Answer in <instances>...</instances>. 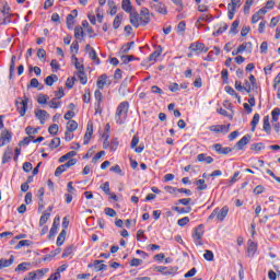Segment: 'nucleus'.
Wrapping results in <instances>:
<instances>
[{"instance_id":"nucleus-1","label":"nucleus","mask_w":280,"mask_h":280,"mask_svg":"<svg viewBox=\"0 0 280 280\" xmlns=\"http://www.w3.org/2000/svg\"><path fill=\"white\" fill-rule=\"evenodd\" d=\"M129 108H130V103H128L127 101L119 103L115 113L116 124H118L119 126H122V124H126V119H128Z\"/></svg>"},{"instance_id":"nucleus-2","label":"nucleus","mask_w":280,"mask_h":280,"mask_svg":"<svg viewBox=\"0 0 280 280\" xmlns=\"http://www.w3.org/2000/svg\"><path fill=\"white\" fill-rule=\"evenodd\" d=\"M20 101L15 102L16 109L20 114V117H25V113H27V104H30V98L24 96L23 98H19Z\"/></svg>"},{"instance_id":"nucleus-3","label":"nucleus","mask_w":280,"mask_h":280,"mask_svg":"<svg viewBox=\"0 0 280 280\" xmlns=\"http://www.w3.org/2000/svg\"><path fill=\"white\" fill-rule=\"evenodd\" d=\"M202 235H205V225L199 224L192 233V240L196 246H202Z\"/></svg>"},{"instance_id":"nucleus-4","label":"nucleus","mask_w":280,"mask_h":280,"mask_svg":"<svg viewBox=\"0 0 280 280\" xmlns=\"http://www.w3.org/2000/svg\"><path fill=\"white\" fill-rule=\"evenodd\" d=\"M243 88H244V91H246L247 93H250V91L257 90V79L255 78V75L250 74L249 82L248 80H245Z\"/></svg>"},{"instance_id":"nucleus-5","label":"nucleus","mask_w":280,"mask_h":280,"mask_svg":"<svg viewBox=\"0 0 280 280\" xmlns=\"http://www.w3.org/2000/svg\"><path fill=\"white\" fill-rule=\"evenodd\" d=\"M189 51L195 54H207V51H209V48L206 47L202 43H192L189 46Z\"/></svg>"},{"instance_id":"nucleus-6","label":"nucleus","mask_w":280,"mask_h":280,"mask_svg":"<svg viewBox=\"0 0 280 280\" xmlns=\"http://www.w3.org/2000/svg\"><path fill=\"white\" fill-rule=\"evenodd\" d=\"M12 141V132H10L8 129L2 130L0 135V148H3V145H8Z\"/></svg>"},{"instance_id":"nucleus-7","label":"nucleus","mask_w":280,"mask_h":280,"mask_svg":"<svg viewBox=\"0 0 280 280\" xmlns=\"http://www.w3.org/2000/svg\"><path fill=\"white\" fill-rule=\"evenodd\" d=\"M92 137H93V121H89L86 127V132L83 138V144L89 145V143H91Z\"/></svg>"},{"instance_id":"nucleus-8","label":"nucleus","mask_w":280,"mask_h":280,"mask_svg":"<svg viewBox=\"0 0 280 280\" xmlns=\"http://www.w3.org/2000/svg\"><path fill=\"white\" fill-rule=\"evenodd\" d=\"M35 117L43 125L45 124V121H47V119H49V113H47V110L44 109H35Z\"/></svg>"},{"instance_id":"nucleus-9","label":"nucleus","mask_w":280,"mask_h":280,"mask_svg":"<svg viewBox=\"0 0 280 280\" xmlns=\"http://www.w3.org/2000/svg\"><path fill=\"white\" fill-rule=\"evenodd\" d=\"M151 8L159 14H167V7H165V4H163V2L158 1L155 3H151Z\"/></svg>"},{"instance_id":"nucleus-10","label":"nucleus","mask_w":280,"mask_h":280,"mask_svg":"<svg viewBox=\"0 0 280 280\" xmlns=\"http://www.w3.org/2000/svg\"><path fill=\"white\" fill-rule=\"evenodd\" d=\"M150 23V11L148 9H142L140 12V25H148Z\"/></svg>"},{"instance_id":"nucleus-11","label":"nucleus","mask_w":280,"mask_h":280,"mask_svg":"<svg viewBox=\"0 0 280 280\" xmlns=\"http://www.w3.org/2000/svg\"><path fill=\"white\" fill-rule=\"evenodd\" d=\"M130 16V23L133 27H139L140 23H141V20H140V15L137 11H131L129 12Z\"/></svg>"},{"instance_id":"nucleus-12","label":"nucleus","mask_w":280,"mask_h":280,"mask_svg":"<svg viewBox=\"0 0 280 280\" xmlns=\"http://www.w3.org/2000/svg\"><path fill=\"white\" fill-rule=\"evenodd\" d=\"M88 268H94L96 272H101V270H106L108 266L104 265V260H94L93 265H88Z\"/></svg>"},{"instance_id":"nucleus-13","label":"nucleus","mask_w":280,"mask_h":280,"mask_svg":"<svg viewBox=\"0 0 280 280\" xmlns=\"http://www.w3.org/2000/svg\"><path fill=\"white\" fill-rule=\"evenodd\" d=\"M210 130H212V132H222L223 135H226L229 130H231V125L212 126Z\"/></svg>"},{"instance_id":"nucleus-14","label":"nucleus","mask_w":280,"mask_h":280,"mask_svg":"<svg viewBox=\"0 0 280 280\" xmlns=\"http://www.w3.org/2000/svg\"><path fill=\"white\" fill-rule=\"evenodd\" d=\"M213 149L215 152H218V154H230V152H233V149L229 147H222L220 143L214 144Z\"/></svg>"},{"instance_id":"nucleus-15","label":"nucleus","mask_w":280,"mask_h":280,"mask_svg":"<svg viewBox=\"0 0 280 280\" xmlns=\"http://www.w3.org/2000/svg\"><path fill=\"white\" fill-rule=\"evenodd\" d=\"M250 143V135H245L236 144L235 148L237 150H244V145H248Z\"/></svg>"},{"instance_id":"nucleus-16","label":"nucleus","mask_w":280,"mask_h":280,"mask_svg":"<svg viewBox=\"0 0 280 280\" xmlns=\"http://www.w3.org/2000/svg\"><path fill=\"white\" fill-rule=\"evenodd\" d=\"M229 215V207L224 206L221 210L218 208L217 220L224 222V218Z\"/></svg>"},{"instance_id":"nucleus-17","label":"nucleus","mask_w":280,"mask_h":280,"mask_svg":"<svg viewBox=\"0 0 280 280\" xmlns=\"http://www.w3.org/2000/svg\"><path fill=\"white\" fill-rule=\"evenodd\" d=\"M14 264V256L11 255L9 259L1 258L0 259V270L1 268H10Z\"/></svg>"},{"instance_id":"nucleus-18","label":"nucleus","mask_w":280,"mask_h":280,"mask_svg":"<svg viewBox=\"0 0 280 280\" xmlns=\"http://www.w3.org/2000/svg\"><path fill=\"white\" fill-rule=\"evenodd\" d=\"M255 253H257L256 243L253 241H248L247 257H255Z\"/></svg>"},{"instance_id":"nucleus-19","label":"nucleus","mask_w":280,"mask_h":280,"mask_svg":"<svg viewBox=\"0 0 280 280\" xmlns=\"http://www.w3.org/2000/svg\"><path fill=\"white\" fill-rule=\"evenodd\" d=\"M107 82H108V75L102 74L101 77H98L96 82L97 89L102 91L104 86H106Z\"/></svg>"},{"instance_id":"nucleus-20","label":"nucleus","mask_w":280,"mask_h":280,"mask_svg":"<svg viewBox=\"0 0 280 280\" xmlns=\"http://www.w3.org/2000/svg\"><path fill=\"white\" fill-rule=\"evenodd\" d=\"M163 54V47L158 46V48L149 56L150 62H156V58Z\"/></svg>"},{"instance_id":"nucleus-21","label":"nucleus","mask_w":280,"mask_h":280,"mask_svg":"<svg viewBox=\"0 0 280 280\" xmlns=\"http://www.w3.org/2000/svg\"><path fill=\"white\" fill-rule=\"evenodd\" d=\"M10 161H12V150L8 147L2 156V164L5 165V163H10Z\"/></svg>"},{"instance_id":"nucleus-22","label":"nucleus","mask_w":280,"mask_h":280,"mask_svg":"<svg viewBox=\"0 0 280 280\" xmlns=\"http://www.w3.org/2000/svg\"><path fill=\"white\" fill-rule=\"evenodd\" d=\"M248 45H249V54L253 52V43L247 42V43H243L242 45H240L237 47L240 54H244V51H246V49H248Z\"/></svg>"},{"instance_id":"nucleus-23","label":"nucleus","mask_w":280,"mask_h":280,"mask_svg":"<svg viewBox=\"0 0 280 280\" xmlns=\"http://www.w3.org/2000/svg\"><path fill=\"white\" fill-rule=\"evenodd\" d=\"M49 272L48 268H44V269H37L35 271H33V275L35 276V280H40L43 279V277H45V273Z\"/></svg>"},{"instance_id":"nucleus-24","label":"nucleus","mask_w":280,"mask_h":280,"mask_svg":"<svg viewBox=\"0 0 280 280\" xmlns=\"http://www.w3.org/2000/svg\"><path fill=\"white\" fill-rule=\"evenodd\" d=\"M31 266H32V264H30V262H22V264L18 265V267L15 268V272H27V270H30Z\"/></svg>"},{"instance_id":"nucleus-25","label":"nucleus","mask_w":280,"mask_h":280,"mask_svg":"<svg viewBox=\"0 0 280 280\" xmlns=\"http://www.w3.org/2000/svg\"><path fill=\"white\" fill-rule=\"evenodd\" d=\"M262 130L270 135V116H265L262 119Z\"/></svg>"},{"instance_id":"nucleus-26","label":"nucleus","mask_w":280,"mask_h":280,"mask_svg":"<svg viewBox=\"0 0 280 280\" xmlns=\"http://www.w3.org/2000/svg\"><path fill=\"white\" fill-rule=\"evenodd\" d=\"M54 82H58V75L57 74H50L45 79V84L47 86H54Z\"/></svg>"},{"instance_id":"nucleus-27","label":"nucleus","mask_w":280,"mask_h":280,"mask_svg":"<svg viewBox=\"0 0 280 280\" xmlns=\"http://www.w3.org/2000/svg\"><path fill=\"white\" fill-rule=\"evenodd\" d=\"M77 154H78V152L70 151L67 154L59 158V163H65V161H69V159H73V156H75Z\"/></svg>"},{"instance_id":"nucleus-28","label":"nucleus","mask_w":280,"mask_h":280,"mask_svg":"<svg viewBox=\"0 0 280 280\" xmlns=\"http://www.w3.org/2000/svg\"><path fill=\"white\" fill-rule=\"evenodd\" d=\"M121 8H122V10H125L128 14H129L130 12H132V4H131L130 0H122Z\"/></svg>"},{"instance_id":"nucleus-29","label":"nucleus","mask_w":280,"mask_h":280,"mask_svg":"<svg viewBox=\"0 0 280 280\" xmlns=\"http://www.w3.org/2000/svg\"><path fill=\"white\" fill-rule=\"evenodd\" d=\"M0 11L3 16H8V14H10V7L8 5V2H0Z\"/></svg>"},{"instance_id":"nucleus-30","label":"nucleus","mask_w":280,"mask_h":280,"mask_svg":"<svg viewBox=\"0 0 280 280\" xmlns=\"http://www.w3.org/2000/svg\"><path fill=\"white\" fill-rule=\"evenodd\" d=\"M66 128L70 132H75V130H78V122L75 120H69L67 122V127Z\"/></svg>"},{"instance_id":"nucleus-31","label":"nucleus","mask_w":280,"mask_h":280,"mask_svg":"<svg viewBox=\"0 0 280 280\" xmlns=\"http://www.w3.org/2000/svg\"><path fill=\"white\" fill-rule=\"evenodd\" d=\"M49 218H51V213L44 212L39 219V226H45V224H47V221L49 220Z\"/></svg>"},{"instance_id":"nucleus-32","label":"nucleus","mask_w":280,"mask_h":280,"mask_svg":"<svg viewBox=\"0 0 280 280\" xmlns=\"http://www.w3.org/2000/svg\"><path fill=\"white\" fill-rule=\"evenodd\" d=\"M124 19L122 14H117L116 18L114 19L113 27L114 30H119V25H121V20Z\"/></svg>"},{"instance_id":"nucleus-33","label":"nucleus","mask_w":280,"mask_h":280,"mask_svg":"<svg viewBox=\"0 0 280 280\" xmlns=\"http://www.w3.org/2000/svg\"><path fill=\"white\" fill-rule=\"evenodd\" d=\"M271 117H272L271 118L272 122L279 121V117H280V108L279 107H276V108L272 109Z\"/></svg>"},{"instance_id":"nucleus-34","label":"nucleus","mask_w":280,"mask_h":280,"mask_svg":"<svg viewBox=\"0 0 280 280\" xmlns=\"http://www.w3.org/2000/svg\"><path fill=\"white\" fill-rule=\"evenodd\" d=\"M172 211H176V213H190L191 212V207L188 208H180V207H172Z\"/></svg>"},{"instance_id":"nucleus-35","label":"nucleus","mask_w":280,"mask_h":280,"mask_svg":"<svg viewBox=\"0 0 280 280\" xmlns=\"http://www.w3.org/2000/svg\"><path fill=\"white\" fill-rule=\"evenodd\" d=\"M56 255H60V248H57V249L50 252L49 255H46L44 258V261H51L54 259V257H56Z\"/></svg>"},{"instance_id":"nucleus-36","label":"nucleus","mask_w":280,"mask_h":280,"mask_svg":"<svg viewBox=\"0 0 280 280\" xmlns=\"http://www.w3.org/2000/svg\"><path fill=\"white\" fill-rule=\"evenodd\" d=\"M14 60H16V56H12L11 57V63H10V68H9V78L10 80H12V75H14V69H15V63Z\"/></svg>"},{"instance_id":"nucleus-37","label":"nucleus","mask_w":280,"mask_h":280,"mask_svg":"<svg viewBox=\"0 0 280 280\" xmlns=\"http://www.w3.org/2000/svg\"><path fill=\"white\" fill-rule=\"evenodd\" d=\"M259 124V114H255L253 119H252V132H255L257 125Z\"/></svg>"},{"instance_id":"nucleus-38","label":"nucleus","mask_w":280,"mask_h":280,"mask_svg":"<svg viewBox=\"0 0 280 280\" xmlns=\"http://www.w3.org/2000/svg\"><path fill=\"white\" fill-rule=\"evenodd\" d=\"M78 78L81 84H86V82H89V79L86 78V73H84V70H81L78 72Z\"/></svg>"},{"instance_id":"nucleus-39","label":"nucleus","mask_w":280,"mask_h":280,"mask_svg":"<svg viewBox=\"0 0 280 280\" xmlns=\"http://www.w3.org/2000/svg\"><path fill=\"white\" fill-rule=\"evenodd\" d=\"M23 246H32V241L30 240H23L18 243L15 246V250H19L20 248H23Z\"/></svg>"},{"instance_id":"nucleus-40","label":"nucleus","mask_w":280,"mask_h":280,"mask_svg":"<svg viewBox=\"0 0 280 280\" xmlns=\"http://www.w3.org/2000/svg\"><path fill=\"white\" fill-rule=\"evenodd\" d=\"M89 56L91 60H93V62H96V65H100V57H97V52L95 51V49L91 48Z\"/></svg>"},{"instance_id":"nucleus-41","label":"nucleus","mask_w":280,"mask_h":280,"mask_svg":"<svg viewBox=\"0 0 280 280\" xmlns=\"http://www.w3.org/2000/svg\"><path fill=\"white\" fill-rule=\"evenodd\" d=\"M196 185L198 191H205V189H207V184H205V179H198L196 182Z\"/></svg>"},{"instance_id":"nucleus-42","label":"nucleus","mask_w":280,"mask_h":280,"mask_svg":"<svg viewBox=\"0 0 280 280\" xmlns=\"http://www.w3.org/2000/svg\"><path fill=\"white\" fill-rule=\"evenodd\" d=\"M74 19L75 18H74L73 14H68V16H67V26H68L69 30H71L73 27V25L75 23Z\"/></svg>"},{"instance_id":"nucleus-43","label":"nucleus","mask_w":280,"mask_h":280,"mask_svg":"<svg viewBox=\"0 0 280 280\" xmlns=\"http://www.w3.org/2000/svg\"><path fill=\"white\" fill-rule=\"evenodd\" d=\"M109 172H114L115 174H118L119 176H124V171H121V166H119L118 164L112 166L109 168Z\"/></svg>"},{"instance_id":"nucleus-44","label":"nucleus","mask_w":280,"mask_h":280,"mask_svg":"<svg viewBox=\"0 0 280 280\" xmlns=\"http://www.w3.org/2000/svg\"><path fill=\"white\" fill-rule=\"evenodd\" d=\"M237 27H240V20H235L230 28V34H237Z\"/></svg>"},{"instance_id":"nucleus-45","label":"nucleus","mask_w":280,"mask_h":280,"mask_svg":"<svg viewBox=\"0 0 280 280\" xmlns=\"http://www.w3.org/2000/svg\"><path fill=\"white\" fill-rule=\"evenodd\" d=\"M102 191L106 194V196L110 195V183L105 182L103 185H101Z\"/></svg>"},{"instance_id":"nucleus-46","label":"nucleus","mask_w":280,"mask_h":280,"mask_svg":"<svg viewBox=\"0 0 280 280\" xmlns=\"http://www.w3.org/2000/svg\"><path fill=\"white\" fill-rule=\"evenodd\" d=\"M60 145V138H54L50 143H49V148L51 150H56V148H58Z\"/></svg>"},{"instance_id":"nucleus-47","label":"nucleus","mask_w":280,"mask_h":280,"mask_svg":"<svg viewBox=\"0 0 280 280\" xmlns=\"http://www.w3.org/2000/svg\"><path fill=\"white\" fill-rule=\"evenodd\" d=\"M229 30V25L228 24H223L221 27H219L218 31L213 32V36H220V34H224V32Z\"/></svg>"},{"instance_id":"nucleus-48","label":"nucleus","mask_w":280,"mask_h":280,"mask_svg":"<svg viewBox=\"0 0 280 280\" xmlns=\"http://www.w3.org/2000/svg\"><path fill=\"white\" fill-rule=\"evenodd\" d=\"M48 100H49V96L47 94H39L37 96L38 104H47Z\"/></svg>"},{"instance_id":"nucleus-49","label":"nucleus","mask_w":280,"mask_h":280,"mask_svg":"<svg viewBox=\"0 0 280 280\" xmlns=\"http://www.w3.org/2000/svg\"><path fill=\"white\" fill-rule=\"evenodd\" d=\"M264 148H266L265 145H264V143H254V144H252V147H250V150H254L255 152H261V150H264Z\"/></svg>"},{"instance_id":"nucleus-50","label":"nucleus","mask_w":280,"mask_h":280,"mask_svg":"<svg viewBox=\"0 0 280 280\" xmlns=\"http://www.w3.org/2000/svg\"><path fill=\"white\" fill-rule=\"evenodd\" d=\"M94 97H95V100H96V103H102V102H104V95L102 94V91H100V90H96V91L94 92Z\"/></svg>"},{"instance_id":"nucleus-51","label":"nucleus","mask_w":280,"mask_h":280,"mask_svg":"<svg viewBox=\"0 0 280 280\" xmlns=\"http://www.w3.org/2000/svg\"><path fill=\"white\" fill-rule=\"evenodd\" d=\"M58 130H59V127L57 124H52L49 128H48V132L49 135H58Z\"/></svg>"},{"instance_id":"nucleus-52","label":"nucleus","mask_w":280,"mask_h":280,"mask_svg":"<svg viewBox=\"0 0 280 280\" xmlns=\"http://www.w3.org/2000/svg\"><path fill=\"white\" fill-rule=\"evenodd\" d=\"M105 215H108L109 218H115L117 215V211L113 208H105Z\"/></svg>"},{"instance_id":"nucleus-53","label":"nucleus","mask_w":280,"mask_h":280,"mask_svg":"<svg viewBox=\"0 0 280 280\" xmlns=\"http://www.w3.org/2000/svg\"><path fill=\"white\" fill-rule=\"evenodd\" d=\"M75 163H78V160L75 159H70L67 163L62 164V166L67 170H69V167H73V165H75Z\"/></svg>"},{"instance_id":"nucleus-54","label":"nucleus","mask_w":280,"mask_h":280,"mask_svg":"<svg viewBox=\"0 0 280 280\" xmlns=\"http://www.w3.org/2000/svg\"><path fill=\"white\" fill-rule=\"evenodd\" d=\"M203 258L207 260V261H213V252L207 249L203 254Z\"/></svg>"},{"instance_id":"nucleus-55","label":"nucleus","mask_w":280,"mask_h":280,"mask_svg":"<svg viewBox=\"0 0 280 280\" xmlns=\"http://www.w3.org/2000/svg\"><path fill=\"white\" fill-rule=\"evenodd\" d=\"M178 226H187L189 224V217H184L177 221Z\"/></svg>"},{"instance_id":"nucleus-56","label":"nucleus","mask_w":280,"mask_h":280,"mask_svg":"<svg viewBox=\"0 0 280 280\" xmlns=\"http://www.w3.org/2000/svg\"><path fill=\"white\" fill-rule=\"evenodd\" d=\"M250 5H253V0H246L243 10L245 14H248L250 12Z\"/></svg>"},{"instance_id":"nucleus-57","label":"nucleus","mask_w":280,"mask_h":280,"mask_svg":"<svg viewBox=\"0 0 280 280\" xmlns=\"http://www.w3.org/2000/svg\"><path fill=\"white\" fill-rule=\"evenodd\" d=\"M56 100H58V98H52V100L48 103V105H49L50 108H60L61 103H60V102H57Z\"/></svg>"},{"instance_id":"nucleus-58","label":"nucleus","mask_w":280,"mask_h":280,"mask_svg":"<svg viewBox=\"0 0 280 280\" xmlns=\"http://www.w3.org/2000/svg\"><path fill=\"white\" fill-rule=\"evenodd\" d=\"M74 84H75V77L67 79L66 81L67 89H73Z\"/></svg>"},{"instance_id":"nucleus-59","label":"nucleus","mask_w":280,"mask_h":280,"mask_svg":"<svg viewBox=\"0 0 280 280\" xmlns=\"http://www.w3.org/2000/svg\"><path fill=\"white\" fill-rule=\"evenodd\" d=\"M104 154H106L105 151H100L98 153H96L92 159V163H97V161H100V159H102Z\"/></svg>"},{"instance_id":"nucleus-60","label":"nucleus","mask_w":280,"mask_h":280,"mask_svg":"<svg viewBox=\"0 0 280 280\" xmlns=\"http://www.w3.org/2000/svg\"><path fill=\"white\" fill-rule=\"evenodd\" d=\"M73 253V246H68L65 248L63 253H62V257H69V255H71Z\"/></svg>"},{"instance_id":"nucleus-61","label":"nucleus","mask_w":280,"mask_h":280,"mask_svg":"<svg viewBox=\"0 0 280 280\" xmlns=\"http://www.w3.org/2000/svg\"><path fill=\"white\" fill-rule=\"evenodd\" d=\"M63 172H67V170L65 168V166L61 164L59 165L56 171H55V176L58 177L60 176Z\"/></svg>"},{"instance_id":"nucleus-62","label":"nucleus","mask_w":280,"mask_h":280,"mask_svg":"<svg viewBox=\"0 0 280 280\" xmlns=\"http://www.w3.org/2000/svg\"><path fill=\"white\" fill-rule=\"evenodd\" d=\"M137 145H139V136L135 135L132 137L131 143H130V148L135 149Z\"/></svg>"},{"instance_id":"nucleus-63","label":"nucleus","mask_w":280,"mask_h":280,"mask_svg":"<svg viewBox=\"0 0 280 280\" xmlns=\"http://www.w3.org/2000/svg\"><path fill=\"white\" fill-rule=\"evenodd\" d=\"M80 36H84V31L82 30V27H75L74 28V37L75 38H80Z\"/></svg>"},{"instance_id":"nucleus-64","label":"nucleus","mask_w":280,"mask_h":280,"mask_svg":"<svg viewBox=\"0 0 280 280\" xmlns=\"http://www.w3.org/2000/svg\"><path fill=\"white\" fill-rule=\"evenodd\" d=\"M189 202H191V198H184L177 200L176 205H184V207H187L189 206Z\"/></svg>"}]
</instances>
